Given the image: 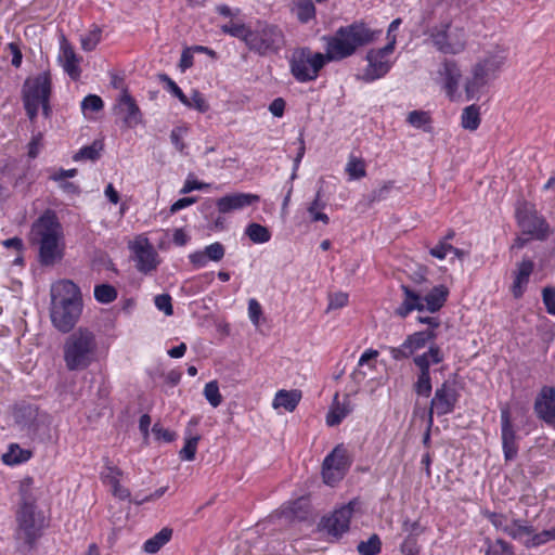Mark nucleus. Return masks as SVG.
I'll list each match as a JSON object with an SVG mask.
<instances>
[{
  "label": "nucleus",
  "instance_id": "obj_19",
  "mask_svg": "<svg viewBox=\"0 0 555 555\" xmlns=\"http://www.w3.org/2000/svg\"><path fill=\"white\" fill-rule=\"evenodd\" d=\"M501 438L505 461L517 456L518 447L508 408L501 409Z\"/></svg>",
  "mask_w": 555,
  "mask_h": 555
},
{
  "label": "nucleus",
  "instance_id": "obj_60",
  "mask_svg": "<svg viewBox=\"0 0 555 555\" xmlns=\"http://www.w3.org/2000/svg\"><path fill=\"white\" fill-rule=\"evenodd\" d=\"M348 302V295L346 293H336L330 296L328 309H339Z\"/></svg>",
  "mask_w": 555,
  "mask_h": 555
},
{
  "label": "nucleus",
  "instance_id": "obj_40",
  "mask_svg": "<svg viewBox=\"0 0 555 555\" xmlns=\"http://www.w3.org/2000/svg\"><path fill=\"white\" fill-rule=\"evenodd\" d=\"M382 550V541L377 534H372L369 540L361 541L357 551L361 555H377Z\"/></svg>",
  "mask_w": 555,
  "mask_h": 555
},
{
  "label": "nucleus",
  "instance_id": "obj_45",
  "mask_svg": "<svg viewBox=\"0 0 555 555\" xmlns=\"http://www.w3.org/2000/svg\"><path fill=\"white\" fill-rule=\"evenodd\" d=\"M204 396L212 408H217L222 402V396L219 391V385L217 380H211L205 385Z\"/></svg>",
  "mask_w": 555,
  "mask_h": 555
},
{
  "label": "nucleus",
  "instance_id": "obj_21",
  "mask_svg": "<svg viewBox=\"0 0 555 555\" xmlns=\"http://www.w3.org/2000/svg\"><path fill=\"white\" fill-rule=\"evenodd\" d=\"M82 306L50 308V318L53 326L62 333L70 332L79 320Z\"/></svg>",
  "mask_w": 555,
  "mask_h": 555
},
{
  "label": "nucleus",
  "instance_id": "obj_36",
  "mask_svg": "<svg viewBox=\"0 0 555 555\" xmlns=\"http://www.w3.org/2000/svg\"><path fill=\"white\" fill-rule=\"evenodd\" d=\"M293 10L301 23H308L315 15V8L311 0H295Z\"/></svg>",
  "mask_w": 555,
  "mask_h": 555
},
{
  "label": "nucleus",
  "instance_id": "obj_48",
  "mask_svg": "<svg viewBox=\"0 0 555 555\" xmlns=\"http://www.w3.org/2000/svg\"><path fill=\"white\" fill-rule=\"evenodd\" d=\"M184 105L190 108H195L199 113H206L209 109V104L205 96L197 90L192 91V94L189 98V104Z\"/></svg>",
  "mask_w": 555,
  "mask_h": 555
},
{
  "label": "nucleus",
  "instance_id": "obj_23",
  "mask_svg": "<svg viewBox=\"0 0 555 555\" xmlns=\"http://www.w3.org/2000/svg\"><path fill=\"white\" fill-rule=\"evenodd\" d=\"M534 412L547 424H555V387H543L534 401Z\"/></svg>",
  "mask_w": 555,
  "mask_h": 555
},
{
  "label": "nucleus",
  "instance_id": "obj_44",
  "mask_svg": "<svg viewBox=\"0 0 555 555\" xmlns=\"http://www.w3.org/2000/svg\"><path fill=\"white\" fill-rule=\"evenodd\" d=\"M346 172L349 175L350 179H361L365 177V164L361 158L350 156L347 165Z\"/></svg>",
  "mask_w": 555,
  "mask_h": 555
},
{
  "label": "nucleus",
  "instance_id": "obj_35",
  "mask_svg": "<svg viewBox=\"0 0 555 555\" xmlns=\"http://www.w3.org/2000/svg\"><path fill=\"white\" fill-rule=\"evenodd\" d=\"M103 150V143L101 141H93L92 144L81 147L74 156L75 162L79 160H96L101 156Z\"/></svg>",
  "mask_w": 555,
  "mask_h": 555
},
{
  "label": "nucleus",
  "instance_id": "obj_6",
  "mask_svg": "<svg viewBox=\"0 0 555 555\" xmlns=\"http://www.w3.org/2000/svg\"><path fill=\"white\" fill-rule=\"evenodd\" d=\"M404 298L401 305L395 310L400 318H406L412 311L420 312L426 310L430 313L439 311L446 304L449 289L444 285L433 287L426 295H421L406 285H401Z\"/></svg>",
  "mask_w": 555,
  "mask_h": 555
},
{
  "label": "nucleus",
  "instance_id": "obj_28",
  "mask_svg": "<svg viewBox=\"0 0 555 555\" xmlns=\"http://www.w3.org/2000/svg\"><path fill=\"white\" fill-rule=\"evenodd\" d=\"M300 399H301L300 390L282 389L275 393L272 405L274 409L283 408L287 412H293L297 408Z\"/></svg>",
  "mask_w": 555,
  "mask_h": 555
},
{
  "label": "nucleus",
  "instance_id": "obj_24",
  "mask_svg": "<svg viewBox=\"0 0 555 555\" xmlns=\"http://www.w3.org/2000/svg\"><path fill=\"white\" fill-rule=\"evenodd\" d=\"M438 74L442 80V86L448 96L453 98V95L457 91L459 83L462 77V73L457 66V63L453 60H444L441 63Z\"/></svg>",
  "mask_w": 555,
  "mask_h": 555
},
{
  "label": "nucleus",
  "instance_id": "obj_42",
  "mask_svg": "<svg viewBox=\"0 0 555 555\" xmlns=\"http://www.w3.org/2000/svg\"><path fill=\"white\" fill-rule=\"evenodd\" d=\"M534 532L532 526L522 525L519 519H514L506 531V534L513 538L514 540H520L522 537L531 535Z\"/></svg>",
  "mask_w": 555,
  "mask_h": 555
},
{
  "label": "nucleus",
  "instance_id": "obj_54",
  "mask_svg": "<svg viewBox=\"0 0 555 555\" xmlns=\"http://www.w3.org/2000/svg\"><path fill=\"white\" fill-rule=\"evenodd\" d=\"M262 315V308L257 299L251 298L248 300V317L255 326L260 323V317Z\"/></svg>",
  "mask_w": 555,
  "mask_h": 555
},
{
  "label": "nucleus",
  "instance_id": "obj_52",
  "mask_svg": "<svg viewBox=\"0 0 555 555\" xmlns=\"http://www.w3.org/2000/svg\"><path fill=\"white\" fill-rule=\"evenodd\" d=\"M155 306L159 311H163L166 315L173 314V308L171 304V297L168 294L157 295L154 299Z\"/></svg>",
  "mask_w": 555,
  "mask_h": 555
},
{
  "label": "nucleus",
  "instance_id": "obj_25",
  "mask_svg": "<svg viewBox=\"0 0 555 555\" xmlns=\"http://www.w3.org/2000/svg\"><path fill=\"white\" fill-rule=\"evenodd\" d=\"M225 255V248L220 242H215L206 246L203 250H197L189 255L190 262L197 269L204 268L208 261L219 262Z\"/></svg>",
  "mask_w": 555,
  "mask_h": 555
},
{
  "label": "nucleus",
  "instance_id": "obj_12",
  "mask_svg": "<svg viewBox=\"0 0 555 555\" xmlns=\"http://www.w3.org/2000/svg\"><path fill=\"white\" fill-rule=\"evenodd\" d=\"M350 465L351 461L349 460L347 449L343 444L336 446L323 461L322 476L324 482L334 486L343 479Z\"/></svg>",
  "mask_w": 555,
  "mask_h": 555
},
{
  "label": "nucleus",
  "instance_id": "obj_56",
  "mask_svg": "<svg viewBox=\"0 0 555 555\" xmlns=\"http://www.w3.org/2000/svg\"><path fill=\"white\" fill-rule=\"evenodd\" d=\"M487 517H488L489 521L498 530H502L504 533H506L511 522L508 521L507 517L504 514L489 513Z\"/></svg>",
  "mask_w": 555,
  "mask_h": 555
},
{
  "label": "nucleus",
  "instance_id": "obj_38",
  "mask_svg": "<svg viewBox=\"0 0 555 555\" xmlns=\"http://www.w3.org/2000/svg\"><path fill=\"white\" fill-rule=\"evenodd\" d=\"M199 440H201V436H198V435L193 436L188 430L186 436H185L184 446L179 453L180 457L184 461H193L195 459L197 443Z\"/></svg>",
  "mask_w": 555,
  "mask_h": 555
},
{
  "label": "nucleus",
  "instance_id": "obj_15",
  "mask_svg": "<svg viewBox=\"0 0 555 555\" xmlns=\"http://www.w3.org/2000/svg\"><path fill=\"white\" fill-rule=\"evenodd\" d=\"M354 502H349L346 505L335 509L332 515L324 517L321 521L323 530L331 537L339 539L350 528V519L354 512Z\"/></svg>",
  "mask_w": 555,
  "mask_h": 555
},
{
  "label": "nucleus",
  "instance_id": "obj_37",
  "mask_svg": "<svg viewBox=\"0 0 555 555\" xmlns=\"http://www.w3.org/2000/svg\"><path fill=\"white\" fill-rule=\"evenodd\" d=\"M245 233L256 244L267 243L271 238L270 231L259 223H250L246 228Z\"/></svg>",
  "mask_w": 555,
  "mask_h": 555
},
{
  "label": "nucleus",
  "instance_id": "obj_41",
  "mask_svg": "<svg viewBox=\"0 0 555 555\" xmlns=\"http://www.w3.org/2000/svg\"><path fill=\"white\" fill-rule=\"evenodd\" d=\"M157 77L164 83L167 91L178 98L182 104H189V96L183 93L181 88L167 74H158Z\"/></svg>",
  "mask_w": 555,
  "mask_h": 555
},
{
  "label": "nucleus",
  "instance_id": "obj_1",
  "mask_svg": "<svg viewBox=\"0 0 555 555\" xmlns=\"http://www.w3.org/2000/svg\"><path fill=\"white\" fill-rule=\"evenodd\" d=\"M221 31L245 43L249 51L266 56L278 53L285 44L283 30L273 24L258 21L254 27L234 21L221 25Z\"/></svg>",
  "mask_w": 555,
  "mask_h": 555
},
{
  "label": "nucleus",
  "instance_id": "obj_46",
  "mask_svg": "<svg viewBox=\"0 0 555 555\" xmlns=\"http://www.w3.org/2000/svg\"><path fill=\"white\" fill-rule=\"evenodd\" d=\"M100 41H101V29L100 28H94V29L90 30L88 34L81 36V39H80L81 48L85 51L94 50Z\"/></svg>",
  "mask_w": 555,
  "mask_h": 555
},
{
  "label": "nucleus",
  "instance_id": "obj_64",
  "mask_svg": "<svg viewBox=\"0 0 555 555\" xmlns=\"http://www.w3.org/2000/svg\"><path fill=\"white\" fill-rule=\"evenodd\" d=\"M112 489L113 494L120 500L130 498V491L120 485L119 479H114L112 481Z\"/></svg>",
  "mask_w": 555,
  "mask_h": 555
},
{
  "label": "nucleus",
  "instance_id": "obj_8",
  "mask_svg": "<svg viewBox=\"0 0 555 555\" xmlns=\"http://www.w3.org/2000/svg\"><path fill=\"white\" fill-rule=\"evenodd\" d=\"M443 360L444 354L437 344H433L427 351L413 357V363L418 369L413 390L418 397H430L433 391L430 365L439 364Z\"/></svg>",
  "mask_w": 555,
  "mask_h": 555
},
{
  "label": "nucleus",
  "instance_id": "obj_33",
  "mask_svg": "<svg viewBox=\"0 0 555 555\" xmlns=\"http://www.w3.org/2000/svg\"><path fill=\"white\" fill-rule=\"evenodd\" d=\"M326 206V203L322 199V189H319L315 198L312 201V203L308 206L307 210L309 215L311 216V220L313 222L321 221L324 224H327L330 222V218L326 214L322 212V209H324Z\"/></svg>",
  "mask_w": 555,
  "mask_h": 555
},
{
  "label": "nucleus",
  "instance_id": "obj_34",
  "mask_svg": "<svg viewBox=\"0 0 555 555\" xmlns=\"http://www.w3.org/2000/svg\"><path fill=\"white\" fill-rule=\"evenodd\" d=\"M31 457V452L22 449L17 444H11L9 451L3 454L2 460L8 465L21 464L28 461Z\"/></svg>",
  "mask_w": 555,
  "mask_h": 555
},
{
  "label": "nucleus",
  "instance_id": "obj_49",
  "mask_svg": "<svg viewBox=\"0 0 555 555\" xmlns=\"http://www.w3.org/2000/svg\"><path fill=\"white\" fill-rule=\"evenodd\" d=\"M486 555H514L512 546L502 539L489 544Z\"/></svg>",
  "mask_w": 555,
  "mask_h": 555
},
{
  "label": "nucleus",
  "instance_id": "obj_59",
  "mask_svg": "<svg viewBox=\"0 0 555 555\" xmlns=\"http://www.w3.org/2000/svg\"><path fill=\"white\" fill-rule=\"evenodd\" d=\"M42 147V134L39 132L33 137L28 143V156L29 158H36Z\"/></svg>",
  "mask_w": 555,
  "mask_h": 555
},
{
  "label": "nucleus",
  "instance_id": "obj_31",
  "mask_svg": "<svg viewBox=\"0 0 555 555\" xmlns=\"http://www.w3.org/2000/svg\"><path fill=\"white\" fill-rule=\"evenodd\" d=\"M480 107L476 104L466 106L461 115V125L464 129L475 131L480 125Z\"/></svg>",
  "mask_w": 555,
  "mask_h": 555
},
{
  "label": "nucleus",
  "instance_id": "obj_58",
  "mask_svg": "<svg viewBox=\"0 0 555 555\" xmlns=\"http://www.w3.org/2000/svg\"><path fill=\"white\" fill-rule=\"evenodd\" d=\"M403 555H418V545L415 537H406L401 544Z\"/></svg>",
  "mask_w": 555,
  "mask_h": 555
},
{
  "label": "nucleus",
  "instance_id": "obj_22",
  "mask_svg": "<svg viewBox=\"0 0 555 555\" xmlns=\"http://www.w3.org/2000/svg\"><path fill=\"white\" fill-rule=\"evenodd\" d=\"M260 197L251 193H232L217 199L216 206L220 214L241 210L247 206L259 203Z\"/></svg>",
  "mask_w": 555,
  "mask_h": 555
},
{
  "label": "nucleus",
  "instance_id": "obj_10",
  "mask_svg": "<svg viewBox=\"0 0 555 555\" xmlns=\"http://www.w3.org/2000/svg\"><path fill=\"white\" fill-rule=\"evenodd\" d=\"M395 47L396 38L392 37L385 47L370 49L365 55L367 65L359 78L364 82H373L385 77L392 67L389 56L393 53Z\"/></svg>",
  "mask_w": 555,
  "mask_h": 555
},
{
  "label": "nucleus",
  "instance_id": "obj_43",
  "mask_svg": "<svg viewBox=\"0 0 555 555\" xmlns=\"http://www.w3.org/2000/svg\"><path fill=\"white\" fill-rule=\"evenodd\" d=\"M94 297L99 302L109 304L117 297V291L109 284L96 285L94 288Z\"/></svg>",
  "mask_w": 555,
  "mask_h": 555
},
{
  "label": "nucleus",
  "instance_id": "obj_32",
  "mask_svg": "<svg viewBox=\"0 0 555 555\" xmlns=\"http://www.w3.org/2000/svg\"><path fill=\"white\" fill-rule=\"evenodd\" d=\"M352 408L348 398L343 403L336 402L326 416V424L328 426H336L351 413Z\"/></svg>",
  "mask_w": 555,
  "mask_h": 555
},
{
  "label": "nucleus",
  "instance_id": "obj_57",
  "mask_svg": "<svg viewBox=\"0 0 555 555\" xmlns=\"http://www.w3.org/2000/svg\"><path fill=\"white\" fill-rule=\"evenodd\" d=\"M452 249V245L446 241H439V243L429 249V254L440 260H443Z\"/></svg>",
  "mask_w": 555,
  "mask_h": 555
},
{
  "label": "nucleus",
  "instance_id": "obj_62",
  "mask_svg": "<svg viewBox=\"0 0 555 555\" xmlns=\"http://www.w3.org/2000/svg\"><path fill=\"white\" fill-rule=\"evenodd\" d=\"M285 101L282 98L274 99L270 105L269 111L275 117H282L285 111Z\"/></svg>",
  "mask_w": 555,
  "mask_h": 555
},
{
  "label": "nucleus",
  "instance_id": "obj_7",
  "mask_svg": "<svg viewBox=\"0 0 555 555\" xmlns=\"http://www.w3.org/2000/svg\"><path fill=\"white\" fill-rule=\"evenodd\" d=\"M328 62L332 61L326 51L325 53L313 52L308 47L294 49L288 59L291 74L301 83L314 81Z\"/></svg>",
  "mask_w": 555,
  "mask_h": 555
},
{
  "label": "nucleus",
  "instance_id": "obj_11",
  "mask_svg": "<svg viewBox=\"0 0 555 555\" xmlns=\"http://www.w3.org/2000/svg\"><path fill=\"white\" fill-rule=\"evenodd\" d=\"M459 399L460 392L456 389L454 383L444 380L441 385H439L430 400V406L428 411L429 426H433L435 413L438 416L453 413Z\"/></svg>",
  "mask_w": 555,
  "mask_h": 555
},
{
  "label": "nucleus",
  "instance_id": "obj_55",
  "mask_svg": "<svg viewBox=\"0 0 555 555\" xmlns=\"http://www.w3.org/2000/svg\"><path fill=\"white\" fill-rule=\"evenodd\" d=\"M184 132L185 130L180 127L173 128L170 132V141L172 145L176 147V150L179 151L181 154H184V150L186 147L183 141Z\"/></svg>",
  "mask_w": 555,
  "mask_h": 555
},
{
  "label": "nucleus",
  "instance_id": "obj_30",
  "mask_svg": "<svg viewBox=\"0 0 555 555\" xmlns=\"http://www.w3.org/2000/svg\"><path fill=\"white\" fill-rule=\"evenodd\" d=\"M172 535V529L163 528L159 532L154 534L152 538L145 541L143 545V550L146 553L155 554L157 553L166 543H168Z\"/></svg>",
  "mask_w": 555,
  "mask_h": 555
},
{
  "label": "nucleus",
  "instance_id": "obj_29",
  "mask_svg": "<svg viewBox=\"0 0 555 555\" xmlns=\"http://www.w3.org/2000/svg\"><path fill=\"white\" fill-rule=\"evenodd\" d=\"M533 262L529 259H524L515 273L513 283V294L516 298L520 297L524 293L525 286L528 284L529 278L533 271Z\"/></svg>",
  "mask_w": 555,
  "mask_h": 555
},
{
  "label": "nucleus",
  "instance_id": "obj_51",
  "mask_svg": "<svg viewBox=\"0 0 555 555\" xmlns=\"http://www.w3.org/2000/svg\"><path fill=\"white\" fill-rule=\"evenodd\" d=\"M550 540V533L547 530H543L539 533H532L529 535V538L524 541V544L527 548L538 547L545 543H547Z\"/></svg>",
  "mask_w": 555,
  "mask_h": 555
},
{
  "label": "nucleus",
  "instance_id": "obj_39",
  "mask_svg": "<svg viewBox=\"0 0 555 555\" xmlns=\"http://www.w3.org/2000/svg\"><path fill=\"white\" fill-rule=\"evenodd\" d=\"M406 121L414 128H423L425 131H429V124L431 121L430 115L425 111H412L409 113Z\"/></svg>",
  "mask_w": 555,
  "mask_h": 555
},
{
  "label": "nucleus",
  "instance_id": "obj_18",
  "mask_svg": "<svg viewBox=\"0 0 555 555\" xmlns=\"http://www.w3.org/2000/svg\"><path fill=\"white\" fill-rule=\"evenodd\" d=\"M429 345V341L421 333L415 332L406 336L404 341L398 347H387L388 352L395 361H403L410 359L418 350Z\"/></svg>",
  "mask_w": 555,
  "mask_h": 555
},
{
  "label": "nucleus",
  "instance_id": "obj_16",
  "mask_svg": "<svg viewBox=\"0 0 555 555\" xmlns=\"http://www.w3.org/2000/svg\"><path fill=\"white\" fill-rule=\"evenodd\" d=\"M516 217L524 233L544 240L548 235V224L538 212L527 204L517 208Z\"/></svg>",
  "mask_w": 555,
  "mask_h": 555
},
{
  "label": "nucleus",
  "instance_id": "obj_4",
  "mask_svg": "<svg viewBox=\"0 0 555 555\" xmlns=\"http://www.w3.org/2000/svg\"><path fill=\"white\" fill-rule=\"evenodd\" d=\"M31 485L30 478L21 483V503L16 512V540L23 541L27 548L35 545L46 526L43 513L37 508V495Z\"/></svg>",
  "mask_w": 555,
  "mask_h": 555
},
{
  "label": "nucleus",
  "instance_id": "obj_63",
  "mask_svg": "<svg viewBox=\"0 0 555 555\" xmlns=\"http://www.w3.org/2000/svg\"><path fill=\"white\" fill-rule=\"evenodd\" d=\"M120 475L121 472L117 467L107 465L105 472L102 473V479L112 487V481L118 479Z\"/></svg>",
  "mask_w": 555,
  "mask_h": 555
},
{
  "label": "nucleus",
  "instance_id": "obj_26",
  "mask_svg": "<svg viewBox=\"0 0 555 555\" xmlns=\"http://www.w3.org/2000/svg\"><path fill=\"white\" fill-rule=\"evenodd\" d=\"M135 267L137 269L147 274L157 268V253L151 244H139L134 247Z\"/></svg>",
  "mask_w": 555,
  "mask_h": 555
},
{
  "label": "nucleus",
  "instance_id": "obj_17",
  "mask_svg": "<svg viewBox=\"0 0 555 555\" xmlns=\"http://www.w3.org/2000/svg\"><path fill=\"white\" fill-rule=\"evenodd\" d=\"M502 63V60L491 57L486 59L474 66L473 77L466 82L465 86L468 99H473L475 96L479 89L486 85L489 75L494 73Z\"/></svg>",
  "mask_w": 555,
  "mask_h": 555
},
{
  "label": "nucleus",
  "instance_id": "obj_61",
  "mask_svg": "<svg viewBox=\"0 0 555 555\" xmlns=\"http://www.w3.org/2000/svg\"><path fill=\"white\" fill-rule=\"evenodd\" d=\"M196 202H197V197H193V196L179 198L170 206V214L173 215V214L178 212L179 210L193 205Z\"/></svg>",
  "mask_w": 555,
  "mask_h": 555
},
{
  "label": "nucleus",
  "instance_id": "obj_27",
  "mask_svg": "<svg viewBox=\"0 0 555 555\" xmlns=\"http://www.w3.org/2000/svg\"><path fill=\"white\" fill-rule=\"evenodd\" d=\"M65 73L73 79L77 80L80 77L81 69L79 67L80 57L77 56L73 47L63 39L61 42V54L59 56Z\"/></svg>",
  "mask_w": 555,
  "mask_h": 555
},
{
  "label": "nucleus",
  "instance_id": "obj_3",
  "mask_svg": "<svg viewBox=\"0 0 555 555\" xmlns=\"http://www.w3.org/2000/svg\"><path fill=\"white\" fill-rule=\"evenodd\" d=\"M62 225L52 210L44 211L31 225L29 241L39 249V262L53 266L63 258Z\"/></svg>",
  "mask_w": 555,
  "mask_h": 555
},
{
  "label": "nucleus",
  "instance_id": "obj_5",
  "mask_svg": "<svg viewBox=\"0 0 555 555\" xmlns=\"http://www.w3.org/2000/svg\"><path fill=\"white\" fill-rule=\"evenodd\" d=\"M98 354L95 334L79 327L67 336L63 345V359L68 371H83L88 369Z\"/></svg>",
  "mask_w": 555,
  "mask_h": 555
},
{
  "label": "nucleus",
  "instance_id": "obj_53",
  "mask_svg": "<svg viewBox=\"0 0 555 555\" xmlns=\"http://www.w3.org/2000/svg\"><path fill=\"white\" fill-rule=\"evenodd\" d=\"M542 299L546 311L555 315V287H544L542 291Z\"/></svg>",
  "mask_w": 555,
  "mask_h": 555
},
{
  "label": "nucleus",
  "instance_id": "obj_14",
  "mask_svg": "<svg viewBox=\"0 0 555 555\" xmlns=\"http://www.w3.org/2000/svg\"><path fill=\"white\" fill-rule=\"evenodd\" d=\"M51 307L61 308L82 306V297L79 287L70 280H60L51 285Z\"/></svg>",
  "mask_w": 555,
  "mask_h": 555
},
{
  "label": "nucleus",
  "instance_id": "obj_2",
  "mask_svg": "<svg viewBox=\"0 0 555 555\" xmlns=\"http://www.w3.org/2000/svg\"><path fill=\"white\" fill-rule=\"evenodd\" d=\"M382 30L372 29L363 22L340 26L333 36H324L325 51L331 61L337 62L353 55L359 48L375 42Z\"/></svg>",
  "mask_w": 555,
  "mask_h": 555
},
{
  "label": "nucleus",
  "instance_id": "obj_20",
  "mask_svg": "<svg viewBox=\"0 0 555 555\" xmlns=\"http://www.w3.org/2000/svg\"><path fill=\"white\" fill-rule=\"evenodd\" d=\"M115 111L122 117L126 128H134L142 122V113L128 90H124L119 96Z\"/></svg>",
  "mask_w": 555,
  "mask_h": 555
},
{
  "label": "nucleus",
  "instance_id": "obj_50",
  "mask_svg": "<svg viewBox=\"0 0 555 555\" xmlns=\"http://www.w3.org/2000/svg\"><path fill=\"white\" fill-rule=\"evenodd\" d=\"M104 103L103 100L95 94H89L87 95L82 102H81V108L83 112L90 111V112H99L103 108Z\"/></svg>",
  "mask_w": 555,
  "mask_h": 555
},
{
  "label": "nucleus",
  "instance_id": "obj_13",
  "mask_svg": "<svg viewBox=\"0 0 555 555\" xmlns=\"http://www.w3.org/2000/svg\"><path fill=\"white\" fill-rule=\"evenodd\" d=\"M52 90L51 76L49 72H43L35 77L27 78L22 88L23 102L29 101L33 104L40 105L50 100Z\"/></svg>",
  "mask_w": 555,
  "mask_h": 555
},
{
  "label": "nucleus",
  "instance_id": "obj_9",
  "mask_svg": "<svg viewBox=\"0 0 555 555\" xmlns=\"http://www.w3.org/2000/svg\"><path fill=\"white\" fill-rule=\"evenodd\" d=\"M434 47L444 54H459L466 47V31L463 27L443 23L435 26L430 31Z\"/></svg>",
  "mask_w": 555,
  "mask_h": 555
},
{
  "label": "nucleus",
  "instance_id": "obj_47",
  "mask_svg": "<svg viewBox=\"0 0 555 555\" xmlns=\"http://www.w3.org/2000/svg\"><path fill=\"white\" fill-rule=\"evenodd\" d=\"M392 189H393V183L391 181L384 182L380 186L374 189L367 195V199H369L370 204L386 199L389 196Z\"/></svg>",
  "mask_w": 555,
  "mask_h": 555
}]
</instances>
